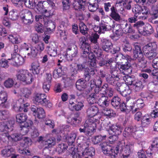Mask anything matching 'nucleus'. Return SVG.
Listing matches in <instances>:
<instances>
[{
	"label": "nucleus",
	"mask_w": 158,
	"mask_h": 158,
	"mask_svg": "<svg viewBox=\"0 0 158 158\" xmlns=\"http://www.w3.org/2000/svg\"><path fill=\"white\" fill-rule=\"evenodd\" d=\"M98 111V108L94 106L89 108L87 111V114L90 118L86 120L84 123L81 125L79 130L81 133H83L87 136H91L95 132L96 124L95 122L98 119L94 117Z\"/></svg>",
	"instance_id": "nucleus-1"
},
{
	"label": "nucleus",
	"mask_w": 158,
	"mask_h": 158,
	"mask_svg": "<svg viewBox=\"0 0 158 158\" xmlns=\"http://www.w3.org/2000/svg\"><path fill=\"white\" fill-rule=\"evenodd\" d=\"M110 143H104L101 144L103 153L111 158H115L117 156L119 151L120 152L123 150L124 143L123 142H119L117 146L114 149L112 148L110 145Z\"/></svg>",
	"instance_id": "nucleus-2"
},
{
	"label": "nucleus",
	"mask_w": 158,
	"mask_h": 158,
	"mask_svg": "<svg viewBox=\"0 0 158 158\" xmlns=\"http://www.w3.org/2000/svg\"><path fill=\"white\" fill-rule=\"evenodd\" d=\"M157 45L155 42L150 43L143 48V51L146 57L151 60L157 56Z\"/></svg>",
	"instance_id": "nucleus-3"
},
{
	"label": "nucleus",
	"mask_w": 158,
	"mask_h": 158,
	"mask_svg": "<svg viewBox=\"0 0 158 158\" xmlns=\"http://www.w3.org/2000/svg\"><path fill=\"white\" fill-rule=\"evenodd\" d=\"M98 65L101 67L105 66L109 67L111 69L110 72L112 75L111 77L115 78L116 80H119V75L118 74V71L114 68L115 63L113 58H110L106 60L102 59L99 62Z\"/></svg>",
	"instance_id": "nucleus-4"
},
{
	"label": "nucleus",
	"mask_w": 158,
	"mask_h": 158,
	"mask_svg": "<svg viewBox=\"0 0 158 158\" xmlns=\"http://www.w3.org/2000/svg\"><path fill=\"white\" fill-rule=\"evenodd\" d=\"M16 76L17 80L25 82L27 84H31L33 81L32 74L26 70L21 69L18 71Z\"/></svg>",
	"instance_id": "nucleus-5"
},
{
	"label": "nucleus",
	"mask_w": 158,
	"mask_h": 158,
	"mask_svg": "<svg viewBox=\"0 0 158 158\" xmlns=\"http://www.w3.org/2000/svg\"><path fill=\"white\" fill-rule=\"evenodd\" d=\"M36 9L39 13L44 14L48 12L50 15H52L55 10L52 9V7L46 1L39 2L36 6Z\"/></svg>",
	"instance_id": "nucleus-6"
},
{
	"label": "nucleus",
	"mask_w": 158,
	"mask_h": 158,
	"mask_svg": "<svg viewBox=\"0 0 158 158\" xmlns=\"http://www.w3.org/2000/svg\"><path fill=\"white\" fill-rule=\"evenodd\" d=\"M133 49V59L137 60L139 62L143 61V55L140 45L138 43H135Z\"/></svg>",
	"instance_id": "nucleus-7"
},
{
	"label": "nucleus",
	"mask_w": 158,
	"mask_h": 158,
	"mask_svg": "<svg viewBox=\"0 0 158 158\" xmlns=\"http://www.w3.org/2000/svg\"><path fill=\"white\" fill-rule=\"evenodd\" d=\"M140 129H142L141 130V133L139 129L136 130L132 127H126L124 131V134L125 136L131 135L134 137L137 138V137H140L144 132V129L142 127Z\"/></svg>",
	"instance_id": "nucleus-8"
},
{
	"label": "nucleus",
	"mask_w": 158,
	"mask_h": 158,
	"mask_svg": "<svg viewBox=\"0 0 158 158\" xmlns=\"http://www.w3.org/2000/svg\"><path fill=\"white\" fill-rule=\"evenodd\" d=\"M133 13H136L139 16V18H144L150 13L149 9L147 6H141L138 5L135 6L132 10Z\"/></svg>",
	"instance_id": "nucleus-9"
},
{
	"label": "nucleus",
	"mask_w": 158,
	"mask_h": 158,
	"mask_svg": "<svg viewBox=\"0 0 158 158\" xmlns=\"http://www.w3.org/2000/svg\"><path fill=\"white\" fill-rule=\"evenodd\" d=\"M100 94H99L100 98L105 97L110 98L113 95L112 89L109 87L107 84L105 83L100 88Z\"/></svg>",
	"instance_id": "nucleus-10"
},
{
	"label": "nucleus",
	"mask_w": 158,
	"mask_h": 158,
	"mask_svg": "<svg viewBox=\"0 0 158 158\" xmlns=\"http://www.w3.org/2000/svg\"><path fill=\"white\" fill-rule=\"evenodd\" d=\"M2 155L6 157H8L10 156L11 158H16L18 155L15 154V150L10 146H5L4 148L1 151Z\"/></svg>",
	"instance_id": "nucleus-11"
},
{
	"label": "nucleus",
	"mask_w": 158,
	"mask_h": 158,
	"mask_svg": "<svg viewBox=\"0 0 158 158\" xmlns=\"http://www.w3.org/2000/svg\"><path fill=\"white\" fill-rule=\"evenodd\" d=\"M122 128L119 125H113L110 129L109 131L112 134V136L109 137L110 139L115 138V140L118 139V136L120 135L122 132Z\"/></svg>",
	"instance_id": "nucleus-12"
},
{
	"label": "nucleus",
	"mask_w": 158,
	"mask_h": 158,
	"mask_svg": "<svg viewBox=\"0 0 158 158\" xmlns=\"http://www.w3.org/2000/svg\"><path fill=\"white\" fill-rule=\"evenodd\" d=\"M116 89L118 91L120 92V94L122 96L125 97L128 94L127 91L129 90V87L126 84H121L119 83L116 87Z\"/></svg>",
	"instance_id": "nucleus-13"
},
{
	"label": "nucleus",
	"mask_w": 158,
	"mask_h": 158,
	"mask_svg": "<svg viewBox=\"0 0 158 158\" xmlns=\"http://www.w3.org/2000/svg\"><path fill=\"white\" fill-rule=\"evenodd\" d=\"M22 18L23 23L24 24L29 25L33 22V17L32 13L30 11H28L25 13Z\"/></svg>",
	"instance_id": "nucleus-14"
},
{
	"label": "nucleus",
	"mask_w": 158,
	"mask_h": 158,
	"mask_svg": "<svg viewBox=\"0 0 158 158\" xmlns=\"http://www.w3.org/2000/svg\"><path fill=\"white\" fill-rule=\"evenodd\" d=\"M101 45L102 49L108 53H110L111 49L113 48L112 44L105 39L101 40Z\"/></svg>",
	"instance_id": "nucleus-15"
},
{
	"label": "nucleus",
	"mask_w": 158,
	"mask_h": 158,
	"mask_svg": "<svg viewBox=\"0 0 158 158\" xmlns=\"http://www.w3.org/2000/svg\"><path fill=\"white\" fill-rule=\"evenodd\" d=\"M110 13L109 15L113 19L117 22H119L121 20V16L115 6H112L110 8Z\"/></svg>",
	"instance_id": "nucleus-16"
},
{
	"label": "nucleus",
	"mask_w": 158,
	"mask_h": 158,
	"mask_svg": "<svg viewBox=\"0 0 158 158\" xmlns=\"http://www.w3.org/2000/svg\"><path fill=\"white\" fill-rule=\"evenodd\" d=\"M82 120V118L80 117V113L76 112L74 114L72 118H68L67 121L71 124L77 125L80 124Z\"/></svg>",
	"instance_id": "nucleus-17"
},
{
	"label": "nucleus",
	"mask_w": 158,
	"mask_h": 158,
	"mask_svg": "<svg viewBox=\"0 0 158 158\" xmlns=\"http://www.w3.org/2000/svg\"><path fill=\"white\" fill-rule=\"evenodd\" d=\"M130 67V64L129 63L126 64L118 65V69L120 70L121 73L125 75H128L131 71Z\"/></svg>",
	"instance_id": "nucleus-18"
},
{
	"label": "nucleus",
	"mask_w": 158,
	"mask_h": 158,
	"mask_svg": "<svg viewBox=\"0 0 158 158\" xmlns=\"http://www.w3.org/2000/svg\"><path fill=\"white\" fill-rule=\"evenodd\" d=\"M86 1L84 0H77L73 3V6L75 10L80 11H84L85 9Z\"/></svg>",
	"instance_id": "nucleus-19"
},
{
	"label": "nucleus",
	"mask_w": 158,
	"mask_h": 158,
	"mask_svg": "<svg viewBox=\"0 0 158 158\" xmlns=\"http://www.w3.org/2000/svg\"><path fill=\"white\" fill-rule=\"evenodd\" d=\"M81 153L83 158H91L95 154V150L93 147L85 148Z\"/></svg>",
	"instance_id": "nucleus-20"
},
{
	"label": "nucleus",
	"mask_w": 158,
	"mask_h": 158,
	"mask_svg": "<svg viewBox=\"0 0 158 158\" xmlns=\"http://www.w3.org/2000/svg\"><path fill=\"white\" fill-rule=\"evenodd\" d=\"M106 135H99L96 136H94L92 138V141L93 142L94 144H96L99 143H100V146L101 147L100 145L101 144L104 143H107L108 142H105V140L106 138Z\"/></svg>",
	"instance_id": "nucleus-21"
},
{
	"label": "nucleus",
	"mask_w": 158,
	"mask_h": 158,
	"mask_svg": "<svg viewBox=\"0 0 158 158\" xmlns=\"http://www.w3.org/2000/svg\"><path fill=\"white\" fill-rule=\"evenodd\" d=\"M151 119L152 118L151 117L148 115L146 114L143 116L141 121V127L139 128L141 132V130L142 129H140V128L141 127L143 128V127H147L150 123Z\"/></svg>",
	"instance_id": "nucleus-22"
},
{
	"label": "nucleus",
	"mask_w": 158,
	"mask_h": 158,
	"mask_svg": "<svg viewBox=\"0 0 158 158\" xmlns=\"http://www.w3.org/2000/svg\"><path fill=\"white\" fill-rule=\"evenodd\" d=\"M133 148V145L131 144L128 143L124 148V153L123 154V158H128L131 153Z\"/></svg>",
	"instance_id": "nucleus-23"
},
{
	"label": "nucleus",
	"mask_w": 158,
	"mask_h": 158,
	"mask_svg": "<svg viewBox=\"0 0 158 158\" xmlns=\"http://www.w3.org/2000/svg\"><path fill=\"white\" fill-rule=\"evenodd\" d=\"M122 31L124 33H133L135 32V30L133 29V26L130 23H125L122 24Z\"/></svg>",
	"instance_id": "nucleus-24"
},
{
	"label": "nucleus",
	"mask_w": 158,
	"mask_h": 158,
	"mask_svg": "<svg viewBox=\"0 0 158 158\" xmlns=\"http://www.w3.org/2000/svg\"><path fill=\"white\" fill-rule=\"evenodd\" d=\"M33 103L36 104L41 105L46 107L50 108L52 106V104L49 100L47 99H33Z\"/></svg>",
	"instance_id": "nucleus-25"
},
{
	"label": "nucleus",
	"mask_w": 158,
	"mask_h": 158,
	"mask_svg": "<svg viewBox=\"0 0 158 158\" xmlns=\"http://www.w3.org/2000/svg\"><path fill=\"white\" fill-rule=\"evenodd\" d=\"M33 124L32 121L29 120L23 124L20 125L22 133L24 134H27L29 131V127H30L33 125Z\"/></svg>",
	"instance_id": "nucleus-26"
},
{
	"label": "nucleus",
	"mask_w": 158,
	"mask_h": 158,
	"mask_svg": "<svg viewBox=\"0 0 158 158\" xmlns=\"http://www.w3.org/2000/svg\"><path fill=\"white\" fill-rule=\"evenodd\" d=\"M95 70L94 68L91 67L86 69L84 73V77L86 81H89L91 76L94 74Z\"/></svg>",
	"instance_id": "nucleus-27"
},
{
	"label": "nucleus",
	"mask_w": 158,
	"mask_h": 158,
	"mask_svg": "<svg viewBox=\"0 0 158 158\" xmlns=\"http://www.w3.org/2000/svg\"><path fill=\"white\" fill-rule=\"evenodd\" d=\"M97 28H99L98 31V33H103L105 31L110 30L111 29L112 27L110 25H107L105 22H101L99 24V25Z\"/></svg>",
	"instance_id": "nucleus-28"
},
{
	"label": "nucleus",
	"mask_w": 158,
	"mask_h": 158,
	"mask_svg": "<svg viewBox=\"0 0 158 158\" xmlns=\"http://www.w3.org/2000/svg\"><path fill=\"white\" fill-rule=\"evenodd\" d=\"M85 80H78L76 82V85L77 89L79 91L83 90L86 87V81Z\"/></svg>",
	"instance_id": "nucleus-29"
},
{
	"label": "nucleus",
	"mask_w": 158,
	"mask_h": 158,
	"mask_svg": "<svg viewBox=\"0 0 158 158\" xmlns=\"http://www.w3.org/2000/svg\"><path fill=\"white\" fill-rule=\"evenodd\" d=\"M144 23L142 21H138L135 23L133 27L137 29L139 34L144 35Z\"/></svg>",
	"instance_id": "nucleus-30"
},
{
	"label": "nucleus",
	"mask_w": 158,
	"mask_h": 158,
	"mask_svg": "<svg viewBox=\"0 0 158 158\" xmlns=\"http://www.w3.org/2000/svg\"><path fill=\"white\" fill-rule=\"evenodd\" d=\"M16 122L20 125L26 123L27 120V116L24 114L21 113L17 114L16 116Z\"/></svg>",
	"instance_id": "nucleus-31"
},
{
	"label": "nucleus",
	"mask_w": 158,
	"mask_h": 158,
	"mask_svg": "<svg viewBox=\"0 0 158 158\" xmlns=\"http://www.w3.org/2000/svg\"><path fill=\"white\" fill-rule=\"evenodd\" d=\"M80 48L82 50L81 56L83 58H86L88 57L89 59L93 55L92 53H90V46L87 47V48L85 47L83 48Z\"/></svg>",
	"instance_id": "nucleus-32"
},
{
	"label": "nucleus",
	"mask_w": 158,
	"mask_h": 158,
	"mask_svg": "<svg viewBox=\"0 0 158 158\" xmlns=\"http://www.w3.org/2000/svg\"><path fill=\"white\" fill-rule=\"evenodd\" d=\"M102 113L104 116L109 118L114 117L116 116L115 112L112 110L105 108L103 109Z\"/></svg>",
	"instance_id": "nucleus-33"
},
{
	"label": "nucleus",
	"mask_w": 158,
	"mask_h": 158,
	"mask_svg": "<svg viewBox=\"0 0 158 158\" xmlns=\"http://www.w3.org/2000/svg\"><path fill=\"white\" fill-rule=\"evenodd\" d=\"M0 124V130L1 131H6L10 132L13 130V127L10 126V124H6L4 123H1Z\"/></svg>",
	"instance_id": "nucleus-34"
},
{
	"label": "nucleus",
	"mask_w": 158,
	"mask_h": 158,
	"mask_svg": "<svg viewBox=\"0 0 158 158\" xmlns=\"http://www.w3.org/2000/svg\"><path fill=\"white\" fill-rule=\"evenodd\" d=\"M78 53V48L75 45H73L70 48H68L67 50V54L71 56L72 57L76 56Z\"/></svg>",
	"instance_id": "nucleus-35"
},
{
	"label": "nucleus",
	"mask_w": 158,
	"mask_h": 158,
	"mask_svg": "<svg viewBox=\"0 0 158 158\" xmlns=\"http://www.w3.org/2000/svg\"><path fill=\"white\" fill-rule=\"evenodd\" d=\"M131 59V57L128 55H126V56H123V55H121L117 56V60H119L120 61H118L119 64H127L129 63L128 62V60H130Z\"/></svg>",
	"instance_id": "nucleus-36"
},
{
	"label": "nucleus",
	"mask_w": 158,
	"mask_h": 158,
	"mask_svg": "<svg viewBox=\"0 0 158 158\" xmlns=\"http://www.w3.org/2000/svg\"><path fill=\"white\" fill-rule=\"evenodd\" d=\"M12 60L15 61L17 64L19 65L23 64L24 62L23 58L19 55L12 57Z\"/></svg>",
	"instance_id": "nucleus-37"
},
{
	"label": "nucleus",
	"mask_w": 158,
	"mask_h": 158,
	"mask_svg": "<svg viewBox=\"0 0 158 158\" xmlns=\"http://www.w3.org/2000/svg\"><path fill=\"white\" fill-rule=\"evenodd\" d=\"M10 114L8 110H0V120H5L10 116Z\"/></svg>",
	"instance_id": "nucleus-38"
},
{
	"label": "nucleus",
	"mask_w": 158,
	"mask_h": 158,
	"mask_svg": "<svg viewBox=\"0 0 158 158\" xmlns=\"http://www.w3.org/2000/svg\"><path fill=\"white\" fill-rule=\"evenodd\" d=\"M95 2L92 3H90L89 2V5L88 6V9L89 11L91 12H95L98 8L99 6L98 3V1L97 0L96 2V0H94Z\"/></svg>",
	"instance_id": "nucleus-39"
},
{
	"label": "nucleus",
	"mask_w": 158,
	"mask_h": 158,
	"mask_svg": "<svg viewBox=\"0 0 158 158\" xmlns=\"http://www.w3.org/2000/svg\"><path fill=\"white\" fill-rule=\"evenodd\" d=\"M94 92L95 93H92L89 95V98L97 99L98 97L100 98V96L98 93L100 91V88L98 86H95L94 88Z\"/></svg>",
	"instance_id": "nucleus-40"
},
{
	"label": "nucleus",
	"mask_w": 158,
	"mask_h": 158,
	"mask_svg": "<svg viewBox=\"0 0 158 158\" xmlns=\"http://www.w3.org/2000/svg\"><path fill=\"white\" fill-rule=\"evenodd\" d=\"M76 138V134L75 133H71L67 137L66 139L69 145L72 146V145H73Z\"/></svg>",
	"instance_id": "nucleus-41"
},
{
	"label": "nucleus",
	"mask_w": 158,
	"mask_h": 158,
	"mask_svg": "<svg viewBox=\"0 0 158 158\" xmlns=\"http://www.w3.org/2000/svg\"><path fill=\"white\" fill-rule=\"evenodd\" d=\"M123 79L126 83L130 85H133L135 81L134 76H130L128 75L124 77Z\"/></svg>",
	"instance_id": "nucleus-42"
},
{
	"label": "nucleus",
	"mask_w": 158,
	"mask_h": 158,
	"mask_svg": "<svg viewBox=\"0 0 158 158\" xmlns=\"http://www.w3.org/2000/svg\"><path fill=\"white\" fill-rule=\"evenodd\" d=\"M31 67L33 73L38 74L40 73V67L39 64L37 62H34L31 64Z\"/></svg>",
	"instance_id": "nucleus-43"
},
{
	"label": "nucleus",
	"mask_w": 158,
	"mask_h": 158,
	"mask_svg": "<svg viewBox=\"0 0 158 158\" xmlns=\"http://www.w3.org/2000/svg\"><path fill=\"white\" fill-rule=\"evenodd\" d=\"M48 52L51 56H55L57 55V48L55 45V47H52V45L48 46Z\"/></svg>",
	"instance_id": "nucleus-44"
},
{
	"label": "nucleus",
	"mask_w": 158,
	"mask_h": 158,
	"mask_svg": "<svg viewBox=\"0 0 158 158\" xmlns=\"http://www.w3.org/2000/svg\"><path fill=\"white\" fill-rule=\"evenodd\" d=\"M36 114H34V115L40 119H42L44 118L45 116V112L44 110L42 108H39Z\"/></svg>",
	"instance_id": "nucleus-45"
},
{
	"label": "nucleus",
	"mask_w": 158,
	"mask_h": 158,
	"mask_svg": "<svg viewBox=\"0 0 158 158\" xmlns=\"http://www.w3.org/2000/svg\"><path fill=\"white\" fill-rule=\"evenodd\" d=\"M55 139L54 138H50L49 139L46 140H44L43 143L47 145V147L51 148L55 144Z\"/></svg>",
	"instance_id": "nucleus-46"
},
{
	"label": "nucleus",
	"mask_w": 158,
	"mask_h": 158,
	"mask_svg": "<svg viewBox=\"0 0 158 158\" xmlns=\"http://www.w3.org/2000/svg\"><path fill=\"white\" fill-rule=\"evenodd\" d=\"M80 48H83L85 47L89 46V44L86 42V38L84 36H81L79 39Z\"/></svg>",
	"instance_id": "nucleus-47"
},
{
	"label": "nucleus",
	"mask_w": 158,
	"mask_h": 158,
	"mask_svg": "<svg viewBox=\"0 0 158 158\" xmlns=\"http://www.w3.org/2000/svg\"><path fill=\"white\" fill-rule=\"evenodd\" d=\"M19 17V15L18 12L16 10H12L9 13V19L12 20H15L18 19Z\"/></svg>",
	"instance_id": "nucleus-48"
},
{
	"label": "nucleus",
	"mask_w": 158,
	"mask_h": 158,
	"mask_svg": "<svg viewBox=\"0 0 158 158\" xmlns=\"http://www.w3.org/2000/svg\"><path fill=\"white\" fill-rule=\"evenodd\" d=\"M30 51L27 54L28 56L32 57H35L37 56L38 52L35 47H30Z\"/></svg>",
	"instance_id": "nucleus-49"
},
{
	"label": "nucleus",
	"mask_w": 158,
	"mask_h": 158,
	"mask_svg": "<svg viewBox=\"0 0 158 158\" xmlns=\"http://www.w3.org/2000/svg\"><path fill=\"white\" fill-rule=\"evenodd\" d=\"M134 86V89L136 91H138L142 89L144 87L141 81H138L135 82L133 85Z\"/></svg>",
	"instance_id": "nucleus-50"
},
{
	"label": "nucleus",
	"mask_w": 158,
	"mask_h": 158,
	"mask_svg": "<svg viewBox=\"0 0 158 158\" xmlns=\"http://www.w3.org/2000/svg\"><path fill=\"white\" fill-rule=\"evenodd\" d=\"M19 102V100L15 99L12 104L13 108L16 111L21 112L22 111V106L18 105Z\"/></svg>",
	"instance_id": "nucleus-51"
},
{
	"label": "nucleus",
	"mask_w": 158,
	"mask_h": 158,
	"mask_svg": "<svg viewBox=\"0 0 158 158\" xmlns=\"http://www.w3.org/2000/svg\"><path fill=\"white\" fill-rule=\"evenodd\" d=\"M153 29L150 24H147L144 26V32H145L147 34H151L153 33Z\"/></svg>",
	"instance_id": "nucleus-52"
},
{
	"label": "nucleus",
	"mask_w": 158,
	"mask_h": 158,
	"mask_svg": "<svg viewBox=\"0 0 158 158\" xmlns=\"http://www.w3.org/2000/svg\"><path fill=\"white\" fill-rule=\"evenodd\" d=\"M11 137L15 141L17 142L22 140L23 137L21 134L15 133L12 134L11 136Z\"/></svg>",
	"instance_id": "nucleus-53"
},
{
	"label": "nucleus",
	"mask_w": 158,
	"mask_h": 158,
	"mask_svg": "<svg viewBox=\"0 0 158 158\" xmlns=\"http://www.w3.org/2000/svg\"><path fill=\"white\" fill-rule=\"evenodd\" d=\"M79 28L80 32L83 35H85L88 33V29L84 23L80 24Z\"/></svg>",
	"instance_id": "nucleus-54"
},
{
	"label": "nucleus",
	"mask_w": 158,
	"mask_h": 158,
	"mask_svg": "<svg viewBox=\"0 0 158 158\" xmlns=\"http://www.w3.org/2000/svg\"><path fill=\"white\" fill-rule=\"evenodd\" d=\"M115 78H114L113 77H107L106 79V81L111 85L114 86L117 85L118 84V81L119 80H116Z\"/></svg>",
	"instance_id": "nucleus-55"
},
{
	"label": "nucleus",
	"mask_w": 158,
	"mask_h": 158,
	"mask_svg": "<svg viewBox=\"0 0 158 158\" xmlns=\"http://www.w3.org/2000/svg\"><path fill=\"white\" fill-rule=\"evenodd\" d=\"M53 77L55 78H57L62 75L63 73L61 68L55 69L53 72Z\"/></svg>",
	"instance_id": "nucleus-56"
},
{
	"label": "nucleus",
	"mask_w": 158,
	"mask_h": 158,
	"mask_svg": "<svg viewBox=\"0 0 158 158\" xmlns=\"http://www.w3.org/2000/svg\"><path fill=\"white\" fill-rule=\"evenodd\" d=\"M8 38L13 44H18L20 43L19 38L16 35H10Z\"/></svg>",
	"instance_id": "nucleus-57"
},
{
	"label": "nucleus",
	"mask_w": 158,
	"mask_h": 158,
	"mask_svg": "<svg viewBox=\"0 0 158 158\" xmlns=\"http://www.w3.org/2000/svg\"><path fill=\"white\" fill-rule=\"evenodd\" d=\"M14 84V81L12 78H9L6 80L4 83L5 86L7 88L12 87Z\"/></svg>",
	"instance_id": "nucleus-58"
},
{
	"label": "nucleus",
	"mask_w": 158,
	"mask_h": 158,
	"mask_svg": "<svg viewBox=\"0 0 158 158\" xmlns=\"http://www.w3.org/2000/svg\"><path fill=\"white\" fill-rule=\"evenodd\" d=\"M23 2L27 7L30 8L35 6L36 4L35 1L33 2V0H23Z\"/></svg>",
	"instance_id": "nucleus-59"
},
{
	"label": "nucleus",
	"mask_w": 158,
	"mask_h": 158,
	"mask_svg": "<svg viewBox=\"0 0 158 158\" xmlns=\"http://www.w3.org/2000/svg\"><path fill=\"white\" fill-rule=\"evenodd\" d=\"M93 81L94 83L93 84H92V81H90L91 84H90V87L92 89H93V88H94L95 86L100 87V85L102 83V81L100 78H99L98 79L96 80L95 82L94 80Z\"/></svg>",
	"instance_id": "nucleus-60"
},
{
	"label": "nucleus",
	"mask_w": 158,
	"mask_h": 158,
	"mask_svg": "<svg viewBox=\"0 0 158 158\" xmlns=\"http://www.w3.org/2000/svg\"><path fill=\"white\" fill-rule=\"evenodd\" d=\"M49 23V25H48L46 28V31L44 32L45 34L51 33L55 27V26L53 23Z\"/></svg>",
	"instance_id": "nucleus-61"
},
{
	"label": "nucleus",
	"mask_w": 158,
	"mask_h": 158,
	"mask_svg": "<svg viewBox=\"0 0 158 158\" xmlns=\"http://www.w3.org/2000/svg\"><path fill=\"white\" fill-rule=\"evenodd\" d=\"M22 140L23 141V145L24 146H25L26 147H27V146H29L31 144V139L28 137H23Z\"/></svg>",
	"instance_id": "nucleus-62"
},
{
	"label": "nucleus",
	"mask_w": 158,
	"mask_h": 158,
	"mask_svg": "<svg viewBox=\"0 0 158 158\" xmlns=\"http://www.w3.org/2000/svg\"><path fill=\"white\" fill-rule=\"evenodd\" d=\"M37 44L35 47L37 49L38 52H41L44 49V44L43 42L40 41Z\"/></svg>",
	"instance_id": "nucleus-63"
},
{
	"label": "nucleus",
	"mask_w": 158,
	"mask_h": 158,
	"mask_svg": "<svg viewBox=\"0 0 158 158\" xmlns=\"http://www.w3.org/2000/svg\"><path fill=\"white\" fill-rule=\"evenodd\" d=\"M134 13L135 14L134 16L128 19V22L130 23H135L138 20L137 18H139V16L136 13Z\"/></svg>",
	"instance_id": "nucleus-64"
}]
</instances>
